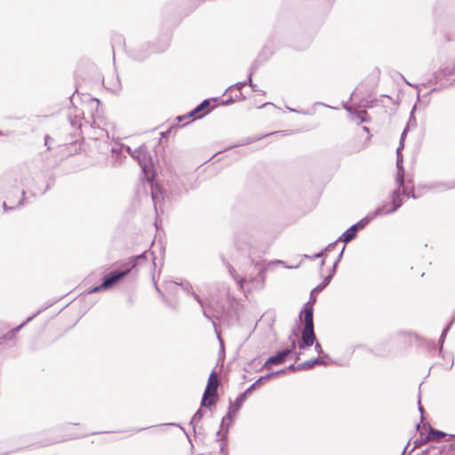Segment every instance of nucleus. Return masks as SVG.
<instances>
[{
	"label": "nucleus",
	"instance_id": "53",
	"mask_svg": "<svg viewBox=\"0 0 455 455\" xmlns=\"http://www.w3.org/2000/svg\"><path fill=\"white\" fill-rule=\"evenodd\" d=\"M428 451H429L428 449H427V450L423 451H422V455H427Z\"/></svg>",
	"mask_w": 455,
	"mask_h": 455
},
{
	"label": "nucleus",
	"instance_id": "18",
	"mask_svg": "<svg viewBox=\"0 0 455 455\" xmlns=\"http://www.w3.org/2000/svg\"><path fill=\"white\" fill-rule=\"evenodd\" d=\"M453 322H454V319H452L447 324V326L443 330V331L441 333V336H440V339H439V344H440L439 353H441L443 351V343H444V339L446 338V335H447L449 330L451 329V325L453 324Z\"/></svg>",
	"mask_w": 455,
	"mask_h": 455
},
{
	"label": "nucleus",
	"instance_id": "6",
	"mask_svg": "<svg viewBox=\"0 0 455 455\" xmlns=\"http://www.w3.org/2000/svg\"><path fill=\"white\" fill-rule=\"evenodd\" d=\"M289 355L288 351H278L275 355L270 356L264 363L263 368L269 370L273 365H279L286 361Z\"/></svg>",
	"mask_w": 455,
	"mask_h": 455
},
{
	"label": "nucleus",
	"instance_id": "30",
	"mask_svg": "<svg viewBox=\"0 0 455 455\" xmlns=\"http://www.w3.org/2000/svg\"><path fill=\"white\" fill-rule=\"evenodd\" d=\"M401 188H403V191L401 192L402 194L405 195L407 197L416 198V196H415V193L413 190H411V192H407V189L404 185H403V187H401Z\"/></svg>",
	"mask_w": 455,
	"mask_h": 455
},
{
	"label": "nucleus",
	"instance_id": "64",
	"mask_svg": "<svg viewBox=\"0 0 455 455\" xmlns=\"http://www.w3.org/2000/svg\"><path fill=\"white\" fill-rule=\"evenodd\" d=\"M170 425H172V426H179L178 424H175V423H171Z\"/></svg>",
	"mask_w": 455,
	"mask_h": 455
},
{
	"label": "nucleus",
	"instance_id": "16",
	"mask_svg": "<svg viewBox=\"0 0 455 455\" xmlns=\"http://www.w3.org/2000/svg\"><path fill=\"white\" fill-rule=\"evenodd\" d=\"M357 234L355 226H351L349 228H347L338 239V241H342L345 243H349L354 238H355Z\"/></svg>",
	"mask_w": 455,
	"mask_h": 455
},
{
	"label": "nucleus",
	"instance_id": "13",
	"mask_svg": "<svg viewBox=\"0 0 455 455\" xmlns=\"http://www.w3.org/2000/svg\"><path fill=\"white\" fill-rule=\"evenodd\" d=\"M344 108L353 116V117H352L353 119L358 120V122H357L358 124L361 123L368 122V119L366 117V116H367L366 110L358 111V110L355 109L353 107H350L347 105H345Z\"/></svg>",
	"mask_w": 455,
	"mask_h": 455
},
{
	"label": "nucleus",
	"instance_id": "36",
	"mask_svg": "<svg viewBox=\"0 0 455 455\" xmlns=\"http://www.w3.org/2000/svg\"><path fill=\"white\" fill-rule=\"evenodd\" d=\"M255 140H256V139H253V138H246L243 140L241 145H247V144L254 142ZM238 146H240V144H238ZM235 147H237V145H235Z\"/></svg>",
	"mask_w": 455,
	"mask_h": 455
},
{
	"label": "nucleus",
	"instance_id": "19",
	"mask_svg": "<svg viewBox=\"0 0 455 455\" xmlns=\"http://www.w3.org/2000/svg\"><path fill=\"white\" fill-rule=\"evenodd\" d=\"M453 322H454V319H452L447 324V326L443 330V331L441 333V336H440V339H439V344H440L439 353H441L443 351V343H444V339L446 338V335H447L449 330L451 329V325L453 324Z\"/></svg>",
	"mask_w": 455,
	"mask_h": 455
},
{
	"label": "nucleus",
	"instance_id": "34",
	"mask_svg": "<svg viewBox=\"0 0 455 455\" xmlns=\"http://www.w3.org/2000/svg\"><path fill=\"white\" fill-rule=\"evenodd\" d=\"M299 367V364L295 365V364H291L289 365L288 367H286V372L287 371H304L303 369H299L298 368Z\"/></svg>",
	"mask_w": 455,
	"mask_h": 455
},
{
	"label": "nucleus",
	"instance_id": "62",
	"mask_svg": "<svg viewBox=\"0 0 455 455\" xmlns=\"http://www.w3.org/2000/svg\"><path fill=\"white\" fill-rule=\"evenodd\" d=\"M144 429H146V427H141V428L138 429V431H141V430H144Z\"/></svg>",
	"mask_w": 455,
	"mask_h": 455
},
{
	"label": "nucleus",
	"instance_id": "4",
	"mask_svg": "<svg viewBox=\"0 0 455 455\" xmlns=\"http://www.w3.org/2000/svg\"><path fill=\"white\" fill-rule=\"evenodd\" d=\"M284 373H286L285 368L276 371H272L264 376H260L253 384H251L248 388H246L243 393L239 395L238 403H241V401H245L246 396L251 395L257 386L262 384L264 381L268 380L274 376H278Z\"/></svg>",
	"mask_w": 455,
	"mask_h": 455
},
{
	"label": "nucleus",
	"instance_id": "42",
	"mask_svg": "<svg viewBox=\"0 0 455 455\" xmlns=\"http://www.w3.org/2000/svg\"><path fill=\"white\" fill-rule=\"evenodd\" d=\"M21 195H22V198L19 201L18 205L24 204V200H25V191L24 190H22Z\"/></svg>",
	"mask_w": 455,
	"mask_h": 455
},
{
	"label": "nucleus",
	"instance_id": "48",
	"mask_svg": "<svg viewBox=\"0 0 455 455\" xmlns=\"http://www.w3.org/2000/svg\"><path fill=\"white\" fill-rule=\"evenodd\" d=\"M180 429L183 431V433L185 434L186 436H188V434L187 433V431L185 430V428L183 427H180Z\"/></svg>",
	"mask_w": 455,
	"mask_h": 455
},
{
	"label": "nucleus",
	"instance_id": "46",
	"mask_svg": "<svg viewBox=\"0 0 455 455\" xmlns=\"http://www.w3.org/2000/svg\"><path fill=\"white\" fill-rule=\"evenodd\" d=\"M180 429L183 431V433L185 434L186 436H188V434L187 433V431L185 430V428L183 427H180Z\"/></svg>",
	"mask_w": 455,
	"mask_h": 455
},
{
	"label": "nucleus",
	"instance_id": "17",
	"mask_svg": "<svg viewBox=\"0 0 455 455\" xmlns=\"http://www.w3.org/2000/svg\"><path fill=\"white\" fill-rule=\"evenodd\" d=\"M180 285L182 287L183 291L189 295H192L195 300L204 307V300L193 291V287L189 283H181Z\"/></svg>",
	"mask_w": 455,
	"mask_h": 455
},
{
	"label": "nucleus",
	"instance_id": "52",
	"mask_svg": "<svg viewBox=\"0 0 455 455\" xmlns=\"http://www.w3.org/2000/svg\"><path fill=\"white\" fill-rule=\"evenodd\" d=\"M180 429L183 431V433L185 434L186 436H188V434L187 433V431L185 430V428L183 427H180Z\"/></svg>",
	"mask_w": 455,
	"mask_h": 455
},
{
	"label": "nucleus",
	"instance_id": "14",
	"mask_svg": "<svg viewBox=\"0 0 455 455\" xmlns=\"http://www.w3.org/2000/svg\"><path fill=\"white\" fill-rule=\"evenodd\" d=\"M333 275L329 274L326 275L323 279V281L319 283L316 287H315L311 292H310V299L309 301H311L312 306L316 302V297L315 296V291H323L331 281Z\"/></svg>",
	"mask_w": 455,
	"mask_h": 455
},
{
	"label": "nucleus",
	"instance_id": "10",
	"mask_svg": "<svg viewBox=\"0 0 455 455\" xmlns=\"http://www.w3.org/2000/svg\"><path fill=\"white\" fill-rule=\"evenodd\" d=\"M218 400V392L213 393V391L209 390L208 395L206 394V388L203 394L202 401H201V408L206 407L211 408L215 405Z\"/></svg>",
	"mask_w": 455,
	"mask_h": 455
},
{
	"label": "nucleus",
	"instance_id": "44",
	"mask_svg": "<svg viewBox=\"0 0 455 455\" xmlns=\"http://www.w3.org/2000/svg\"><path fill=\"white\" fill-rule=\"evenodd\" d=\"M156 197H157V194H156V192H154V191H153V192H152V200H153L154 202H156Z\"/></svg>",
	"mask_w": 455,
	"mask_h": 455
},
{
	"label": "nucleus",
	"instance_id": "49",
	"mask_svg": "<svg viewBox=\"0 0 455 455\" xmlns=\"http://www.w3.org/2000/svg\"><path fill=\"white\" fill-rule=\"evenodd\" d=\"M180 429L183 431V433L185 434L186 436H188V434L187 433V431L185 430V428L183 427H180Z\"/></svg>",
	"mask_w": 455,
	"mask_h": 455
},
{
	"label": "nucleus",
	"instance_id": "60",
	"mask_svg": "<svg viewBox=\"0 0 455 455\" xmlns=\"http://www.w3.org/2000/svg\"><path fill=\"white\" fill-rule=\"evenodd\" d=\"M254 92H259V90L257 89V86L254 87V89H252Z\"/></svg>",
	"mask_w": 455,
	"mask_h": 455
},
{
	"label": "nucleus",
	"instance_id": "27",
	"mask_svg": "<svg viewBox=\"0 0 455 455\" xmlns=\"http://www.w3.org/2000/svg\"><path fill=\"white\" fill-rule=\"evenodd\" d=\"M142 150V147H140L138 148H136L135 150L132 151V148L130 147H126V151L128 153H130V155L132 156V157H138L140 156V154Z\"/></svg>",
	"mask_w": 455,
	"mask_h": 455
},
{
	"label": "nucleus",
	"instance_id": "31",
	"mask_svg": "<svg viewBox=\"0 0 455 455\" xmlns=\"http://www.w3.org/2000/svg\"><path fill=\"white\" fill-rule=\"evenodd\" d=\"M107 291V289L106 288H102L101 284H100L98 286H94L92 289H90L88 292L89 293H94V292H100V291Z\"/></svg>",
	"mask_w": 455,
	"mask_h": 455
},
{
	"label": "nucleus",
	"instance_id": "20",
	"mask_svg": "<svg viewBox=\"0 0 455 455\" xmlns=\"http://www.w3.org/2000/svg\"><path fill=\"white\" fill-rule=\"evenodd\" d=\"M453 322H454V319H452L447 324V326L443 330V331L441 333V336H440V339H439V344H440L439 353H441L443 351V343H444V339L446 338V335H447L449 330L451 329V325L453 324Z\"/></svg>",
	"mask_w": 455,
	"mask_h": 455
},
{
	"label": "nucleus",
	"instance_id": "58",
	"mask_svg": "<svg viewBox=\"0 0 455 455\" xmlns=\"http://www.w3.org/2000/svg\"><path fill=\"white\" fill-rule=\"evenodd\" d=\"M184 119V116H178L179 121H182Z\"/></svg>",
	"mask_w": 455,
	"mask_h": 455
},
{
	"label": "nucleus",
	"instance_id": "59",
	"mask_svg": "<svg viewBox=\"0 0 455 455\" xmlns=\"http://www.w3.org/2000/svg\"><path fill=\"white\" fill-rule=\"evenodd\" d=\"M324 265V259H322V261L320 262V266L323 267Z\"/></svg>",
	"mask_w": 455,
	"mask_h": 455
},
{
	"label": "nucleus",
	"instance_id": "1",
	"mask_svg": "<svg viewBox=\"0 0 455 455\" xmlns=\"http://www.w3.org/2000/svg\"><path fill=\"white\" fill-rule=\"evenodd\" d=\"M304 321V328L301 331V341L299 342V349L311 347L315 341V334L314 328V307L311 301L304 304L299 315V321Z\"/></svg>",
	"mask_w": 455,
	"mask_h": 455
},
{
	"label": "nucleus",
	"instance_id": "26",
	"mask_svg": "<svg viewBox=\"0 0 455 455\" xmlns=\"http://www.w3.org/2000/svg\"><path fill=\"white\" fill-rule=\"evenodd\" d=\"M298 335H299V333H298V328H297V327H294V328L291 330V333H290V335H289V337H288V340H289L290 342H292V341H293V342L297 343V338H298Z\"/></svg>",
	"mask_w": 455,
	"mask_h": 455
},
{
	"label": "nucleus",
	"instance_id": "28",
	"mask_svg": "<svg viewBox=\"0 0 455 455\" xmlns=\"http://www.w3.org/2000/svg\"><path fill=\"white\" fill-rule=\"evenodd\" d=\"M254 70L255 69H253V68L251 69L249 76H248V80L245 81L246 84H249L251 87V89H254V87H256V84H253V82H252V75L254 73Z\"/></svg>",
	"mask_w": 455,
	"mask_h": 455
},
{
	"label": "nucleus",
	"instance_id": "2",
	"mask_svg": "<svg viewBox=\"0 0 455 455\" xmlns=\"http://www.w3.org/2000/svg\"><path fill=\"white\" fill-rule=\"evenodd\" d=\"M148 251L134 256L130 259L128 263L124 266L126 267L124 270H115L106 275L102 278L101 287L107 290L111 289L118 283H120L133 268H135L140 262L147 260Z\"/></svg>",
	"mask_w": 455,
	"mask_h": 455
},
{
	"label": "nucleus",
	"instance_id": "9",
	"mask_svg": "<svg viewBox=\"0 0 455 455\" xmlns=\"http://www.w3.org/2000/svg\"><path fill=\"white\" fill-rule=\"evenodd\" d=\"M423 427H428V433L426 438L424 439L423 443H427L430 441H439L441 438L446 435V433L432 427L427 422L423 424Z\"/></svg>",
	"mask_w": 455,
	"mask_h": 455
},
{
	"label": "nucleus",
	"instance_id": "21",
	"mask_svg": "<svg viewBox=\"0 0 455 455\" xmlns=\"http://www.w3.org/2000/svg\"><path fill=\"white\" fill-rule=\"evenodd\" d=\"M203 417H204V412H203L202 409L200 408L196 411V412L194 414V416L192 417V419L190 420V425H192L194 431H196V425L203 419Z\"/></svg>",
	"mask_w": 455,
	"mask_h": 455
},
{
	"label": "nucleus",
	"instance_id": "50",
	"mask_svg": "<svg viewBox=\"0 0 455 455\" xmlns=\"http://www.w3.org/2000/svg\"><path fill=\"white\" fill-rule=\"evenodd\" d=\"M180 429L183 431V433L185 434L186 436H188V434L187 433V431L185 430V428L183 427H180Z\"/></svg>",
	"mask_w": 455,
	"mask_h": 455
},
{
	"label": "nucleus",
	"instance_id": "57",
	"mask_svg": "<svg viewBox=\"0 0 455 455\" xmlns=\"http://www.w3.org/2000/svg\"><path fill=\"white\" fill-rule=\"evenodd\" d=\"M299 355H300L299 354L296 355V357H295L296 361L299 360Z\"/></svg>",
	"mask_w": 455,
	"mask_h": 455
},
{
	"label": "nucleus",
	"instance_id": "43",
	"mask_svg": "<svg viewBox=\"0 0 455 455\" xmlns=\"http://www.w3.org/2000/svg\"><path fill=\"white\" fill-rule=\"evenodd\" d=\"M203 308V315L204 317H206L207 319L211 320V316L208 315V313L206 312L204 307H202Z\"/></svg>",
	"mask_w": 455,
	"mask_h": 455
},
{
	"label": "nucleus",
	"instance_id": "8",
	"mask_svg": "<svg viewBox=\"0 0 455 455\" xmlns=\"http://www.w3.org/2000/svg\"><path fill=\"white\" fill-rule=\"evenodd\" d=\"M211 111V100H203L196 108H195L190 113L189 116L197 115L198 118L203 117Z\"/></svg>",
	"mask_w": 455,
	"mask_h": 455
},
{
	"label": "nucleus",
	"instance_id": "3",
	"mask_svg": "<svg viewBox=\"0 0 455 455\" xmlns=\"http://www.w3.org/2000/svg\"><path fill=\"white\" fill-rule=\"evenodd\" d=\"M238 399H239V395L236 397L234 403H232V402L230 401L228 411L226 414V416L223 417V419L221 420V425H220L221 429L219 430L217 433V435H220L221 434V432L223 431V437L221 438V440H227L230 422L232 421L233 417L239 411L243 403L244 402V401H241V403H238Z\"/></svg>",
	"mask_w": 455,
	"mask_h": 455
},
{
	"label": "nucleus",
	"instance_id": "47",
	"mask_svg": "<svg viewBox=\"0 0 455 455\" xmlns=\"http://www.w3.org/2000/svg\"><path fill=\"white\" fill-rule=\"evenodd\" d=\"M180 429L183 431V433L185 434L186 436H188V434L187 433V431L185 430V428L183 427H180Z\"/></svg>",
	"mask_w": 455,
	"mask_h": 455
},
{
	"label": "nucleus",
	"instance_id": "24",
	"mask_svg": "<svg viewBox=\"0 0 455 455\" xmlns=\"http://www.w3.org/2000/svg\"><path fill=\"white\" fill-rule=\"evenodd\" d=\"M344 250H345V246L342 248V250H341L340 253H339V256H338V259H337L335 260V262L333 263V266H332L331 270V272H330V274H331V275H335V273H336V269H337L338 264H339V262L340 261V259H341V258H342V255H343V251H344Z\"/></svg>",
	"mask_w": 455,
	"mask_h": 455
},
{
	"label": "nucleus",
	"instance_id": "32",
	"mask_svg": "<svg viewBox=\"0 0 455 455\" xmlns=\"http://www.w3.org/2000/svg\"><path fill=\"white\" fill-rule=\"evenodd\" d=\"M245 85L246 82H238L235 84L229 86L228 90H231L232 88L235 87L238 91H240Z\"/></svg>",
	"mask_w": 455,
	"mask_h": 455
},
{
	"label": "nucleus",
	"instance_id": "41",
	"mask_svg": "<svg viewBox=\"0 0 455 455\" xmlns=\"http://www.w3.org/2000/svg\"><path fill=\"white\" fill-rule=\"evenodd\" d=\"M424 440H415L414 443H415V446L414 448H418L423 444H425L426 443H423Z\"/></svg>",
	"mask_w": 455,
	"mask_h": 455
},
{
	"label": "nucleus",
	"instance_id": "7",
	"mask_svg": "<svg viewBox=\"0 0 455 455\" xmlns=\"http://www.w3.org/2000/svg\"><path fill=\"white\" fill-rule=\"evenodd\" d=\"M381 215H383V208H377L374 212L369 213L353 226H355L356 231H358L359 229L364 228L371 220Z\"/></svg>",
	"mask_w": 455,
	"mask_h": 455
},
{
	"label": "nucleus",
	"instance_id": "56",
	"mask_svg": "<svg viewBox=\"0 0 455 455\" xmlns=\"http://www.w3.org/2000/svg\"><path fill=\"white\" fill-rule=\"evenodd\" d=\"M363 131H365V132H369V128H368V127H366V126H363Z\"/></svg>",
	"mask_w": 455,
	"mask_h": 455
},
{
	"label": "nucleus",
	"instance_id": "37",
	"mask_svg": "<svg viewBox=\"0 0 455 455\" xmlns=\"http://www.w3.org/2000/svg\"><path fill=\"white\" fill-rule=\"evenodd\" d=\"M418 404H419V412L421 414V422H423V420H424V417H423V415H424V408L421 405L420 398H419Z\"/></svg>",
	"mask_w": 455,
	"mask_h": 455
},
{
	"label": "nucleus",
	"instance_id": "55",
	"mask_svg": "<svg viewBox=\"0 0 455 455\" xmlns=\"http://www.w3.org/2000/svg\"><path fill=\"white\" fill-rule=\"evenodd\" d=\"M217 335H218V339L220 340V344L222 345V344H223V341H222V339H221L220 336L219 334H217Z\"/></svg>",
	"mask_w": 455,
	"mask_h": 455
},
{
	"label": "nucleus",
	"instance_id": "45",
	"mask_svg": "<svg viewBox=\"0 0 455 455\" xmlns=\"http://www.w3.org/2000/svg\"><path fill=\"white\" fill-rule=\"evenodd\" d=\"M289 111L291 112H295V113H300V111L297 110V109H294V108H287Z\"/></svg>",
	"mask_w": 455,
	"mask_h": 455
},
{
	"label": "nucleus",
	"instance_id": "35",
	"mask_svg": "<svg viewBox=\"0 0 455 455\" xmlns=\"http://www.w3.org/2000/svg\"><path fill=\"white\" fill-rule=\"evenodd\" d=\"M291 345L289 347L285 348V349H283V351H288L289 352V355L295 350L296 348V346H297V343L295 342H290Z\"/></svg>",
	"mask_w": 455,
	"mask_h": 455
},
{
	"label": "nucleus",
	"instance_id": "25",
	"mask_svg": "<svg viewBox=\"0 0 455 455\" xmlns=\"http://www.w3.org/2000/svg\"><path fill=\"white\" fill-rule=\"evenodd\" d=\"M228 271L229 273L231 274V275L235 278V280L241 284V286L243 285V279L241 278L240 276L236 275H235V270L233 267L231 266H228Z\"/></svg>",
	"mask_w": 455,
	"mask_h": 455
},
{
	"label": "nucleus",
	"instance_id": "23",
	"mask_svg": "<svg viewBox=\"0 0 455 455\" xmlns=\"http://www.w3.org/2000/svg\"><path fill=\"white\" fill-rule=\"evenodd\" d=\"M42 312V310H38L36 314H34L33 315L29 316L25 322H23L21 324H20L18 327H16L15 329H13L11 332L12 333H14L16 331H18L20 329H21L24 325H26L28 322H30L34 317H36L37 315H39L40 313Z\"/></svg>",
	"mask_w": 455,
	"mask_h": 455
},
{
	"label": "nucleus",
	"instance_id": "39",
	"mask_svg": "<svg viewBox=\"0 0 455 455\" xmlns=\"http://www.w3.org/2000/svg\"><path fill=\"white\" fill-rule=\"evenodd\" d=\"M323 254H324V251L323 250V251H319V252H317V253L314 254V255L311 257V259H317V258H321V257H323Z\"/></svg>",
	"mask_w": 455,
	"mask_h": 455
},
{
	"label": "nucleus",
	"instance_id": "11",
	"mask_svg": "<svg viewBox=\"0 0 455 455\" xmlns=\"http://www.w3.org/2000/svg\"><path fill=\"white\" fill-rule=\"evenodd\" d=\"M324 357L328 358L329 355L325 354L323 357L318 356L316 358L303 362L301 363H299L298 368L303 369L304 371H306V370H309V369L313 368L316 364L327 365V363L324 361Z\"/></svg>",
	"mask_w": 455,
	"mask_h": 455
},
{
	"label": "nucleus",
	"instance_id": "22",
	"mask_svg": "<svg viewBox=\"0 0 455 455\" xmlns=\"http://www.w3.org/2000/svg\"><path fill=\"white\" fill-rule=\"evenodd\" d=\"M415 109H416V105H414V107L412 108V109L411 111L410 118H409V121H408L407 125L405 127L408 130L410 128H415L417 126V121H416V118H415V116H414Z\"/></svg>",
	"mask_w": 455,
	"mask_h": 455
},
{
	"label": "nucleus",
	"instance_id": "29",
	"mask_svg": "<svg viewBox=\"0 0 455 455\" xmlns=\"http://www.w3.org/2000/svg\"><path fill=\"white\" fill-rule=\"evenodd\" d=\"M226 446H227V440H221V444H220V452L221 453V455H228V452L226 450Z\"/></svg>",
	"mask_w": 455,
	"mask_h": 455
},
{
	"label": "nucleus",
	"instance_id": "54",
	"mask_svg": "<svg viewBox=\"0 0 455 455\" xmlns=\"http://www.w3.org/2000/svg\"><path fill=\"white\" fill-rule=\"evenodd\" d=\"M3 207H4V210L9 209V208L7 207V204H6V203H5V202H4V204H3Z\"/></svg>",
	"mask_w": 455,
	"mask_h": 455
},
{
	"label": "nucleus",
	"instance_id": "40",
	"mask_svg": "<svg viewBox=\"0 0 455 455\" xmlns=\"http://www.w3.org/2000/svg\"><path fill=\"white\" fill-rule=\"evenodd\" d=\"M336 243H337V242H333V243H329V244L325 247V249H324L323 251H331V250H332V248L335 246Z\"/></svg>",
	"mask_w": 455,
	"mask_h": 455
},
{
	"label": "nucleus",
	"instance_id": "12",
	"mask_svg": "<svg viewBox=\"0 0 455 455\" xmlns=\"http://www.w3.org/2000/svg\"><path fill=\"white\" fill-rule=\"evenodd\" d=\"M400 148H397L396 154H397V161H396V167H397V173H396V182L400 187H403L404 182V170L403 166V158L400 156Z\"/></svg>",
	"mask_w": 455,
	"mask_h": 455
},
{
	"label": "nucleus",
	"instance_id": "5",
	"mask_svg": "<svg viewBox=\"0 0 455 455\" xmlns=\"http://www.w3.org/2000/svg\"><path fill=\"white\" fill-rule=\"evenodd\" d=\"M400 188H401V187L398 185V188L395 189L392 192V195H391L392 207L391 208L387 207V204H385L379 207V208H383V215L395 212L402 206L403 201L401 198L402 193L400 191Z\"/></svg>",
	"mask_w": 455,
	"mask_h": 455
},
{
	"label": "nucleus",
	"instance_id": "51",
	"mask_svg": "<svg viewBox=\"0 0 455 455\" xmlns=\"http://www.w3.org/2000/svg\"><path fill=\"white\" fill-rule=\"evenodd\" d=\"M180 429L183 431V433L185 434L186 436H188V434L187 433V431L185 430V428L183 427H180Z\"/></svg>",
	"mask_w": 455,
	"mask_h": 455
},
{
	"label": "nucleus",
	"instance_id": "15",
	"mask_svg": "<svg viewBox=\"0 0 455 455\" xmlns=\"http://www.w3.org/2000/svg\"><path fill=\"white\" fill-rule=\"evenodd\" d=\"M220 385V381L217 378V374H216V371L215 370H213L211 374H210V377L208 379V381H207V385H206V394L208 395V392L209 390H212L213 391V393L215 392H218V387Z\"/></svg>",
	"mask_w": 455,
	"mask_h": 455
},
{
	"label": "nucleus",
	"instance_id": "63",
	"mask_svg": "<svg viewBox=\"0 0 455 455\" xmlns=\"http://www.w3.org/2000/svg\"><path fill=\"white\" fill-rule=\"evenodd\" d=\"M416 427H417V429H419V428L420 427V424H418V425L416 426Z\"/></svg>",
	"mask_w": 455,
	"mask_h": 455
},
{
	"label": "nucleus",
	"instance_id": "61",
	"mask_svg": "<svg viewBox=\"0 0 455 455\" xmlns=\"http://www.w3.org/2000/svg\"><path fill=\"white\" fill-rule=\"evenodd\" d=\"M212 325H213V327L216 329V323H215V322H213V321H212Z\"/></svg>",
	"mask_w": 455,
	"mask_h": 455
},
{
	"label": "nucleus",
	"instance_id": "38",
	"mask_svg": "<svg viewBox=\"0 0 455 455\" xmlns=\"http://www.w3.org/2000/svg\"><path fill=\"white\" fill-rule=\"evenodd\" d=\"M315 351H316L319 355L323 354V348H322V346H321V344H320L319 342H317V341H316V342H315Z\"/></svg>",
	"mask_w": 455,
	"mask_h": 455
},
{
	"label": "nucleus",
	"instance_id": "33",
	"mask_svg": "<svg viewBox=\"0 0 455 455\" xmlns=\"http://www.w3.org/2000/svg\"><path fill=\"white\" fill-rule=\"evenodd\" d=\"M408 131L409 130L407 128H404V130L403 131V132L401 134L400 145H399L400 149H402L403 148V140H404V138H405Z\"/></svg>",
	"mask_w": 455,
	"mask_h": 455
}]
</instances>
